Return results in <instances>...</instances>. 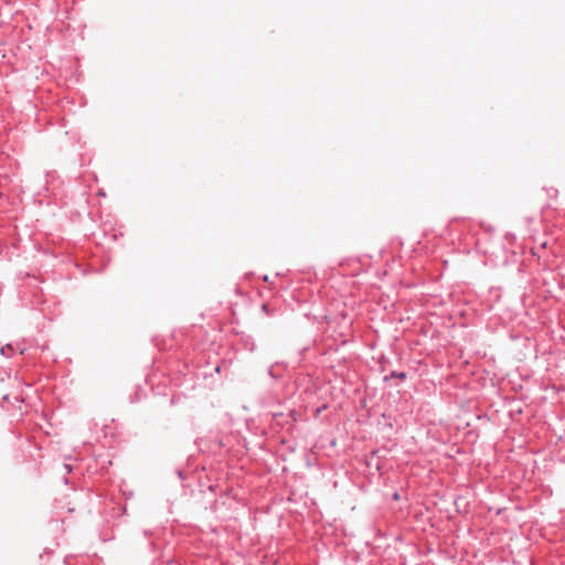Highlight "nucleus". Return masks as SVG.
<instances>
[{
    "label": "nucleus",
    "mask_w": 565,
    "mask_h": 565,
    "mask_svg": "<svg viewBox=\"0 0 565 565\" xmlns=\"http://www.w3.org/2000/svg\"><path fill=\"white\" fill-rule=\"evenodd\" d=\"M274 370H275V365H271V366L268 369V374H269L273 379H279V374H276Z\"/></svg>",
    "instance_id": "1"
},
{
    "label": "nucleus",
    "mask_w": 565,
    "mask_h": 565,
    "mask_svg": "<svg viewBox=\"0 0 565 565\" xmlns=\"http://www.w3.org/2000/svg\"><path fill=\"white\" fill-rule=\"evenodd\" d=\"M290 416H291L294 419H296V418H295V417H296V412H295V411H291V412H290Z\"/></svg>",
    "instance_id": "2"
},
{
    "label": "nucleus",
    "mask_w": 565,
    "mask_h": 565,
    "mask_svg": "<svg viewBox=\"0 0 565 565\" xmlns=\"http://www.w3.org/2000/svg\"><path fill=\"white\" fill-rule=\"evenodd\" d=\"M262 308H263L264 310H267V309H268V303H264V305L262 306Z\"/></svg>",
    "instance_id": "3"
},
{
    "label": "nucleus",
    "mask_w": 565,
    "mask_h": 565,
    "mask_svg": "<svg viewBox=\"0 0 565 565\" xmlns=\"http://www.w3.org/2000/svg\"><path fill=\"white\" fill-rule=\"evenodd\" d=\"M398 499H399L398 493H395V494H394V500H398Z\"/></svg>",
    "instance_id": "4"
}]
</instances>
